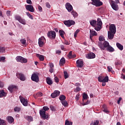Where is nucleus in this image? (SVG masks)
<instances>
[{
  "label": "nucleus",
  "instance_id": "1",
  "mask_svg": "<svg viewBox=\"0 0 125 125\" xmlns=\"http://www.w3.org/2000/svg\"><path fill=\"white\" fill-rule=\"evenodd\" d=\"M90 25L95 27L96 31H100L102 28V21L101 19L98 18L97 21L95 20H92L90 21Z\"/></svg>",
  "mask_w": 125,
  "mask_h": 125
},
{
  "label": "nucleus",
  "instance_id": "2",
  "mask_svg": "<svg viewBox=\"0 0 125 125\" xmlns=\"http://www.w3.org/2000/svg\"><path fill=\"white\" fill-rule=\"evenodd\" d=\"M109 45L110 44L109 43V42L107 41H105L103 44L101 42H99L98 44V46L100 48H101V50H105V48H107Z\"/></svg>",
  "mask_w": 125,
  "mask_h": 125
},
{
  "label": "nucleus",
  "instance_id": "3",
  "mask_svg": "<svg viewBox=\"0 0 125 125\" xmlns=\"http://www.w3.org/2000/svg\"><path fill=\"white\" fill-rule=\"evenodd\" d=\"M39 73L34 72L32 75V81H33V82H35V83H39V82H40V77H39Z\"/></svg>",
  "mask_w": 125,
  "mask_h": 125
},
{
  "label": "nucleus",
  "instance_id": "4",
  "mask_svg": "<svg viewBox=\"0 0 125 125\" xmlns=\"http://www.w3.org/2000/svg\"><path fill=\"white\" fill-rule=\"evenodd\" d=\"M63 24H64V25H65L67 27H71V26L75 25L76 22L73 20H69L64 21Z\"/></svg>",
  "mask_w": 125,
  "mask_h": 125
},
{
  "label": "nucleus",
  "instance_id": "5",
  "mask_svg": "<svg viewBox=\"0 0 125 125\" xmlns=\"http://www.w3.org/2000/svg\"><path fill=\"white\" fill-rule=\"evenodd\" d=\"M98 81L100 82V83H108V82H109V77L106 76L104 78V77L99 76L98 77Z\"/></svg>",
  "mask_w": 125,
  "mask_h": 125
},
{
  "label": "nucleus",
  "instance_id": "6",
  "mask_svg": "<svg viewBox=\"0 0 125 125\" xmlns=\"http://www.w3.org/2000/svg\"><path fill=\"white\" fill-rule=\"evenodd\" d=\"M40 114L41 118H42L43 120H46V119H48V115L45 114V111H43V110H40Z\"/></svg>",
  "mask_w": 125,
  "mask_h": 125
},
{
  "label": "nucleus",
  "instance_id": "7",
  "mask_svg": "<svg viewBox=\"0 0 125 125\" xmlns=\"http://www.w3.org/2000/svg\"><path fill=\"white\" fill-rule=\"evenodd\" d=\"M47 36L50 39H54L56 37V33L55 31H50L48 33Z\"/></svg>",
  "mask_w": 125,
  "mask_h": 125
},
{
  "label": "nucleus",
  "instance_id": "8",
  "mask_svg": "<svg viewBox=\"0 0 125 125\" xmlns=\"http://www.w3.org/2000/svg\"><path fill=\"white\" fill-rule=\"evenodd\" d=\"M45 42V38L43 37H41L39 39V45L40 47H42L43 45L44 44V42Z\"/></svg>",
  "mask_w": 125,
  "mask_h": 125
},
{
  "label": "nucleus",
  "instance_id": "9",
  "mask_svg": "<svg viewBox=\"0 0 125 125\" xmlns=\"http://www.w3.org/2000/svg\"><path fill=\"white\" fill-rule=\"evenodd\" d=\"M16 60L17 61V62H21V63H27V60L21 57V56H18L16 57Z\"/></svg>",
  "mask_w": 125,
  "mask_h": 125
},
{
  "label": "nucleus",
  "instance_id": "10",
  "mask_svg": "<svg viewBox=\"0 0 125 125\" xmlns=\"http://www.w3.org/2000/svg\"><path fill=\"white\" fill-rule=\"evenodd\" d=\"M20 100L22 103V104L23 105V106H27L28 105V101H27V99H25L22 96H20Z\"/></svg>",
  "mask_w": 125,
  "mask_h": 125
},
{
  "label": "nucleus",
  "instance_id": "11",
  "mask_svg": "<svg viewBox=\"0 0 125 125\" xmlns=\"http://www.w3.org/2000/svg\"><path fill=\"white\" fill-rule=\"evenodd\" d=\"M110 4L111 5V7L114 9V10H119V6L118 4H116L115 1L111 0L110 2Z\"/></svg>",
  "mask_w": 125,
  "mask_h": 125
},
{
  "label": "nucleus",
  "instance_id": "12",
  "mask_svg": "<svg viewBox=\"0 0 125 125\" xmlns=\"http://www.w3.org/2000/svg\"><path fill=\"white\" fill-rule=\"evenodd\" d=\"M92 4L96 6H100L103 4L102 2L99 1V0H92Z\"/></svg>",
  "mask_w": 125,
  "mask_h": 125
},
{
  "label": "nucleus",
  "instance_id": "13",
  "mask_svg": "<svg viewBox=\"0 0 125 125\" xmlns=\"http://www.w3.org/2000/svg\"><path fill=\"white\" fill-rule=\"evenodd\" d=\"M109 31L108 32L110 33H113L114 34H116V25L115 24H111L109 27Z\"/></svg>",
  "mask_w": 125,
  "mask_h": 125
},
{
  "label": "nucleus",
  "instance_id": "14",
  "mask_svg": "<svg viewBox=\"0 0 125 125\" xmlns=\"http://www.w3.org/2000/svg\"><path fill=\"white\" fill-rule=\"evenodd\" d=\"M17 77L18 79L21 80V81H24L26 80V77H25V76L22 73H17Z\"/></svg>",
  "mask_w": 125,
  "mask_h": 125
},
{
  "label": "nucleus",
  "instance_id": "15",
  "mask_svg": "<svg viewBox=\"0 0 125 125\" xmlns=\"http://www.w3.org/2000/svg\"><path fill=\"white\" fill-rule=\"evenodd\" d=\"M60 95V91L58 90H55L54 92L51 94V96L52 98H56L57 96Z\"/></svg>",
  "mask_w": 125,
  "mask_h": 125
},
{
  "label": "nucleus",
  "instance_id": "16",
  "mask_svg": "<svg viewBox=\"0 0 125 125\" xmlns=\"http://www.w3.org/2000/svg\"><path fill=\"white\" fill-rule=\"evenodd\" d=\"M65 7L69 12H71L73 10V6L70 3H66L65 4Z\"/></svg>",
  "mask_w": 125,
  "mask_h": 125
},
{
  "label": "nucleus",
  "instance_id": "17",
  "mask_svg": "<svg viewBox=\"0 0 125 125\" xmlns=\"http://www.w3.org/2000/svg\"><path fill=\"white\" fill-rule=\"evenodd\" d=\"M86 58L88 59H93V58H95V54L93 53H89L86 55Z\"/></svg>",
  "mask_w": 125,
  "mask_h": 125
},
{
  "label": "nucleus",
  "instance_id": "18",
  "mask_svg": "<svg viewBox=\"0 0 125 125\" xmlns=\"http://www.w3.org/2000/svg\"><path fill=\"white\" fill-rule=\"evenodd\" d=\"M76 63L77 65V67L79 68H82L83 66V61H82V60H78L76 62Z\"/></svg>",
  "mask_w": 125,
  "mask_h": 125
},
{
  "label": "nucleus",
  "instance_id": "19",
  "mask_svg": "<svg viewBox=\"0 0 125 125\" xmlns=\"http://www.w3.org/2000/svg\"><path fill=\"white\" fill-rule=\"evenodd\" d=\"M6 121L9 124H12L14 123V118L12 116H8L6 117Z\"/></svg>",
  "mask_w": 125,
  "mask_h": 125
},
{
  "label": "nucleus",
  "instance_id": "20",
  "mask_svg": "<svg viewBox=\"0 0 125 125\" xmlns=\"http://www.w3.org/2000/svg\"><path fill=\"white\" fill-rule=\"evenodd\" d=\"M97 36V33L96 31L92 30H90V40H92V37Z\"/></svg>",
  "mask_w": 125,
  "mask_h": 125
},
{
  "label": "nucleus",
  "instance_id": "21",
  "mask_svg": "<svg viewBox=\"0 0 125 125\" xmlns=\"http://www.w3.org/2000/svg\"><path fill=\"white\" fill-rule=\"evenodd\" d=\"M115 34L116 33H114L113 32H110L108 31V38L109 40H113V39H114Z\"/></svg>",
  "mask_w": 125,
  "mask_h": 125
},
{
  "label": "nucleus",
  "instance_id": "22",
  "mask_svg": "<svg viewBox=\"0 0 125 125\" xmlns=\"http://www.w3.org/2000/svg\"><path fill=\"white\" fill-rule=\"evenodd\" d=\"M17 89V86L14 85H10L8 87V90H9V91H10V92H12V91H13L14 89Z\"/></svg>",
  "mask_w": 125,
  "mask_h": 125
},
{
  "label": "nucleus",
  "instance_id": "23",
  "mask_svg": "<svg viewBox=\"0 0 125 125\" xmlns=\"http://www.w3.org/2000/svg\"><path fill=\"white\" fill-rule=\"evenodd\" d=\"M36 56L38 58H39L40 61H43V60H44V57H43V55H40L39 54H37Z\"/></svg>",
  "mask_w": 125,
  "mask_h": 125
},
{
  "label": "nucleus",
  "instance_id": "24",
  "mask_svg": "<svg viewBox=\"0 0 125 125\" xmlns=\"http://www.w3.org/2000/svg\"><path fill=\"white\" fill-rule=\"evenodd\" d=\"M66 63V61L65 60V58H62L60 61V66H63L64 64Z\"/></svg>",
  "mask_w": 125,
  "mask_h": 125
},
{
  "label": "nucleus",
  "instance_id": "25",
  "mask_svg": "<svg viewBox=\"0 0 125 125\" xmlns=\"http://www.w3.org/2000/svg\"><path fill=\"white\" fill-rule=\"evenodd\" d=\"M106 50L107 51H109V52H113V51H115L114 48L110 45H109V47L106 48Z\"/></svg>",
  "mask_w": 125,
  "mask_h": 125
},
{
  "label": "nucleus",
  "instance_id": "26",
  "mask_svg": "<svg viewBox=\"0 0 125 125\" xmlns=\"http://www.w3.org/2000/svg\"><path fill=\"white\" fill-rule=\"evenodd\" d=\"M72 51L69 52V54L68 55V57L70 59H72L73 58H76V55H72Z\"/></svg>",
  "mask_w": 125,
  "mask_h": 125
},
{
  "label": "nucleus",
  "instance_id": "27",
  "mask_svg": "<svg viewBox=\"0 0 125 125\" xmlns=\"http://www.w3.org/2000/svg\"><path fill=\"white\" fill-rule=\"evenodd\" d=\"M46 83L47 84H49V85H51L53 83L52 82V80H51V79L50 78H47L46 79Z\"/></svg>",
  "mask_w": 125,
  "mask_h": 125
},
{
  "label": "nucleus",
  "instance_id": "28",
  "mask_svg": "<svg viewBox=\"0 0 125 125\" xmlns=\"http://www.w3.org/2000/svg\"><path fill=\"white\" fill-rule=\"evenodd\" d=\"M116 45L120 50H123L124 49V46L121 44V43L117 42Z\"/></svg>",
  "mask_w": 125,
  "mask_h": 125
},
{
  "label": "nucleus",
  "instance_id": "29",
  "mask_svg": "<svg viewBox=\"0 0 125 125\" xmlns=\"http://www.w3.org/2000/svg\"><path fill=\"white\" fill-rule=\"evenodd\" d=\"M6 93H5L4 90H2L0 91V98L3 97V96H6Z\"/></svg>",
  "mask_w": 125,
  "mask_h": 125
},
{
  "label": "nucleus",
  "instance_id": "30",
  "mask_svg": "<svg viewBox=\"0 0 125 125\" xmlns=\"http://www.w3.org/2000/svg\"><path fill=\"white\" fill-rule=\"evenodd\" d=\"M24 118L27 120L28 122H32V116H24Z\"/></svg>",
  "mask_w": 125,
  "mask_h": 125
},
{
  "label": "nucleus",
  "instance_id": "31",
  "mask_svg": "<svg viewBox=\"0 0 125 125\" xmlns=\"http://www.w3.org/2000/svg\"><path fill=\"white\" fill-rule=\"evenodd\" d=\"M25 8L26 9H27V10H28V11H30V12H32V5H27L25 6Z\"/></svg>",
  "mask_w": 125,
  "mask_h": 125
},
{
  "label": "nucleus",
  "instance_id": "32",
  "mask_svg": "<svg viewBox=\"0 0 125 125\" xmlns=\"http://www.w3.org/2000/svg\"><path fill=\"white\" fill-rule=\"evenodd\" d=\"M0 125H6V121L0 118Z\"/></svg>",
  "mask_w": 125,
  "mask_h": 125
},
{
  "label": "nucleus",
  "instance_id": "33",
  "mask_svg": "<svg viewBox=\"0 0 125 125\" xmlns=\"http://www.w3.org/2000/svg\"><path fill=\"white\" fill-rule=\"evenodd\" d=\"M87 97H88L87 94H85V93H83V101L86 100V99H87Z\"/></svg>",
  "mask_w": 125,
  "mask_h": 125
},
{
  "label": "nucleus",
  "instance_id": "34",
  "mask_svg": "<svg viewBox=\"0 0 125 125\" xmlns=\"http://www.w3.org/2000/svg\"><path fill=\"white\" fill-rule=\"evenodd\" d=\"M59 99L61 101H64L66 99V96H64V95H61L60 96Z\"/></svg>",
  "mask_w": 125,
  "mask_h": 125
},
{
  "label": "nucleus",
  "instance_id": "35",
  "mask_svg": "<svg viewBox=\"0 0 125 125\" xmlns=\"http://www.w3.org/2000/svg\"><path fill=\"white\" fill-rule=\"evenodd\" d=\"M14 110L15 112H20L21 111V108L18 106H15Z\"/></svg>",
  "mask_w": 125,
  "mask_h": 125
},
{
  "label": "nucleus",
  "instance_id": "36",
  "mask_svg": "<svg viewBox=\"0 0 125 125\" xmlns=\"http://www.w3.org/2000/svg\"><path fill=\"white\" fill-rule=\"evenodd\" d=\"M19 22H20V23H21V24H22L23 25H26V21H25V20L23 19H21Z\"/></svg>",
  "mask_w": 125,
  "mask_h": 125
},
{
  "label": "nucleus",
  "instance_id": "37",
  "mask_svg": "<svg viewBox=\"0 0 125 125\" xmlns=\"http://www.w3.org/2000/svg\"><path fill=\"white\" fill-rule=\"evenodd\" d=\"M59 33L60 34V36L62 39H64V31L63 30H60Z\"/></svg>",
  "mask_w": 125,
  "mask_h": 125
},
{
  "label": "nucleus",
  "instance_id": "38",
  "mask_svg": "<svg viewBox=\"0 0 125 125\" xmlns=\"http://www.w3.org/2000/svg\"><path fill=\"white\" fill-rule=\"evenodd\" d=\"M15 19H16V20H17L18 21H20V20H21L22 18H21V16H19V15H16L15 16Z\"/></svg>",
  "mask_w": 125,
  "mask_h": 125
},
{
  "label": "nucleus",
  "instance_id": "39",
  "mask_svg": "<svg viewBox=\"0 0 125 125\" xmlns=\"http://www.w3.org/2000/svg\"><path fill=\"white\" fill-rule=\"evenodd\" d=\"M71 14L73 15V16H74V17H77L78 16V13H76V11H72L71 12Z\"/></svg>",
  "mask_w": 125,
  "mask_h": 125
},
{
  "label": "nucleus",
  "instance_id": "40",
  "mask_svg": "<svg viewBox=\"0 0 125 125\" xmlns=\"http://www.w3.org/2000/svg\"><path fill=\"white\" fill-rule=\"evenodd\" d=\"M62 103L64 107H67V106H68V103L66 101H62Z\"/></svg>",
  "mask_w": 125,
  "mask_h": 125
},
{
  "label": "nucleus",
  "instance_id": "41",
  "mask_svg": "<svg viewBox=\"0 0 125 125\" xmlns=\"http://www.w3.org/2000/svg\"><path fill=\"white\" fill-rule=\"evenodd\" d=\"M99 124V120H96L94 123H92L91 125H98Z\"/></svg>",
  "mask_w": 125,
  "mask_h": 125
},
{
  "label": "nucleus",
  "instance_id": "42",
  "mask_svg": "<svg viewBox=\"0 0 125 125\" xmlns=\"http://www.w3.org/2000/svg\"><path fill=\"white\" fill-rule=\"evenodd\" d=\"M41 110H43L45 112H46V111H48V110H49V108H48V107L45 106H43L42 109Z\"/></svg>",
  "mask_w": 125,
  "mask_h": 125
},
{
  "label": "nucleus",
  "instance_id": "43",
  "mask_svg": "<svg viewBox=\"0 0 125 125\" xmlns=\"http://www.w3.org/2000/svg\"><path fill=\"white\" fill-rule=\"evenodd\" d=\"M20 42L22 44H26V40L25 39H21Z\"/></svg>",
  "mask_w": 125,
  "mask_h": 125
},
{
  "label": "nucleus",
  "instance_id": "44",
  "mask_svg": "<svg viewBox=\"0 0 125 125\" xmlns=\"http://www.w3.org/2000/svg\"><path fill=\"white\" fill-rule=\"evenodd\" d=\"M99 40L100 42H103V41H105V38L103 36H100L99 38Z\"/></svg>",
  "mask_w": 125,
  "mask_h": 125
},
{
  "label": "nucleus",
  "instance_id": "45",
  "mask_svg": "<svg viewBox=\"0 0 125 125\" xmlns=\"http://www.w3.org/2000/svg\"><path fill=\"white\" fill-rule=\"evenodd\" d=\"M64 75L65 79H68V78H69V75H68L67 71H64Z\"/></svg>",
  "mask_w": 125,
  "mask_h": 125
},
{
  "label": "nucleus",
  "instance_id": "46",
  "mask_svg": "<svg viewBox=\"0 0 125 125\" xmlns=\"http://www.w3.org/2000/svg\"><path fill=\"white\" fill-rule=\"evenodd\" d=\"M5 51V48L4 47H0V53H3Z\"/></svg>",
  "mask_w": 125,
  "mask_h": 125
},
{
  "label": "nucleus",
  "instance_id": "47",
  "mask_svg": "<svg viewBox=\"0 0 125 125\" xmlns=\"http://www.w3.org/2000/svg\"><path fill=\"white\" fill-rule=\"evenodd\" d=\"M4 60H5V57H0V62H4Z\"/></svg>",
  "mask_w": 125,
  "mask_h": 125
},
{
  "label": "nucleus",
  "instance_id": "48",
  "mask_svg": "<svg viewBox=\"0 0 125 125\" xmlns=\"http://www.w3.org/2000/svg\"><path fill=\"white\" fill-rule=\"evenodd\" d=\"M107 69H108V72H111V73H113V68L111 66H108Z\"/></svg>",
  "mask_w": 125,
  "mask_h": 125
},
{
  "label": "nucleus",
  "instance_id": "49",
  "mask_svg": "<svg viewBox=\"0 0 125 125\" xmlns=\"http://www.w3.org/2000/svg\"><path fill=\"white\" fill-rule=\"evenodd\" d=\"M49 66L50 68H54V64H53V63L52 62H50L49 63Z\"/></svg>",
  "mask_w": 125,
  "mask_h": 125
},
{
  "label": "nucleus",
  "instance_id": "50",
  "mask_svg": "<svg viewBox=\"0 0 125 125\" xmlns=\"http://www.w3.org/2000/svg\"><path fill=\"white\" fill-rule=\"evenodd\" d=\"M80 94H78L76 95V97H75V99L76 100V101H78V100H79V98H80Z\"/></svg>",
  "mask_w": 125,
  "mask_h": 125
},
{
  "label": "nucleus",
  "instance_id": "51",
  "mask_svg": "<svg viewBox=\"0 0 125 125\" xmlns=\"http://www.w3.org/2000/svg\"><path fill=\"white\" fill-rule=\"evenodd\" d=\"M37 96L40 97L42 96V92H38L37 93Z\"/></svg>",
  "mask_w": 125,
  "mask_h": 125
},
{
  "label": "nucleus",
  "instance_id": "52",
  "mask_svg": "<svg viewBox=\"0 0 125 125\" xmlns=\"http://www.w3.org/2000/svg\"><path fill=\"white\" fill-rule=\"evenodd\" d=\"M55 83H59V79L57 77H55L54 78Z\"/></svg>",
  "mask_w": 125,
  "mask_h": 125
},
{
  "label": "nucleus",
  "instance_id": "53",
  "mask_svg": "<svg viewBox=\"0 0 125 125\" xmlns=\"http://www.w3.org/2000/svg\"><path fill=\"white\" fill-rule=\"evenodd\" d=\"M26 13V15H27V16H28V17H29V18L32 19V15H30V13L27 12Z\"/></svg>",
  "mask_w": 125,
  "mask_h": 125
},
{
  "label": "nucleus",
  "instance_id": "54",
  "mask_svg": "<svg viewBox=\"0 0 125 125\" xmlns=\"http://www.w3.org/2000/svg\"><path fill=\"white\" fill-rule=\"evenodd\" d=\"M50 108L51 111H55V108L54 107V106L50 105Z\"/></svg>",
  "mask_w": 125,
  "mask_h": 125
},
{
  "label": "nucleus",
  "instance_id": "55",
  "mask_svg": "<svg viewBox=\"0 0 125 125\" xmlns=\"http://www.w3.org/2000/svg\"><path fill=\"white\" fill-rule=\"evenodd\" d=\"M46 7H47L48 8H50V7H51L50 4L49 3H48V2H46Z\"/></svg>",
  "mask_w": 125,
  "mask_h": 125
},
{
  "label": "nucleus",
  "instance_id": "56",
  "mask_svg": "<svg viewBox=\"0 0 125 125\" xmlns=\"http://www.w3.org/2000/svg\"><path fill=\"white\" fill-rule=\"evenodd\" d=\"M65 125H70V122H69V121L66 120L65 122Z\"/></svg>",
  "mask_w": 125,
  "mask_h": 125
},
{
  "label": "nucleus",
  "instance_id": "57",
  "mask_svg": "<svg viewBox=\"0 0 125 125\" xmlns=\"http://www.w3.org/2000/svg\"><path fill=\"white\" fill-rule=\"evenodd\" d=\"M76 92H78V91H81V88L80 87H77L76 88V90H75Z\"/></svg>",
  "mask_w": 125,
  "mask_h": 125
},
{
  "label": "nucleus",
  "instance_id": "58",
  "mask_svg": "<svg viewBox=\"0 0 125 125\" xmlns=\"http://www.w3.org/2000/svg\"><path fill=\"white\" fill-rule=\"evenodd\" d=\"M121 101H122V98L120 97L119 99H118V101H117V104H120V103H121Z\"/></svg>",
  "mask_w": 125,
  "mask_h": 125
},
{
  "label": "nucleus",
  "instance_id": "59",
  "mask_svg": "<svg viewBox=\"0 0 125 125\" xmlns=\"http://www.w3.org/2000/svg\"><path fill=\"white\" fill-rule=\"evenodd\" d=\"M3 85H4L3 83L0 82V87H3Z\"/></svg>",
  "mask_w": 125,
  "mask_h": 125
},
{
  "label": "nucleus",
  "instance_id": "60",
  "mask_svg": "<svg viewBox=\"0 0 125 125\" xmlns=\"http://www.w3.org/2000/svg\"><path fill=\"white\" fill-rule=\"evenodd\" d=\"M61 48L62 50H65V47L63 45H61Z\"/></svg>",
  "mask_w": 125,
  "mask_h": 125
},
{
  "label": "nucleus",
  "instance_id": "61",
  "mask_svg": "<svg viewBox=\"0 0 125 125\" xmlns=\"http://www.w3.org/2000/svg\"><path fill=\"white\" fill-rule=\"evenodd\" d=\"M88 104H89V102H88V101L87 102L85 103L82 104V105L83 106H84L85 105H88Z\"/></svg>",
  "mask_w": 125,
  "mask_h": 125
},
{
  "label": "nucleus",
  "instance_id": "62",
  "mask_svg": "<svg viewBox=\"0 0 125 125\" xmlns=\"http://www.w3.org/2000/svg\"><path fill=\"white\" fill-rule=\"evenodd\" d=\"M49 71L50 73H53V71H54V69L50 68Z\"/></svg>",
  "mask_w": 125,
  "mask_h": 125
},
{
  "label": "nucleus",
  "instance_id": "63",
  "mask_svg": "<svg viewBox=\"0 0 125 125\" xmlns=\"http://www.w3.org/2000/svg\"><path fill=\"white\" fill-rule=\"evenodd\" d=\"M10 13H11L10 11H7L6 12V14L7 16H10Z\"/></svg>",
  "mask_w": 125,
  "mask_h": 125
},
{
  "label": "nucleus",
  "instance_id": "64",
  "mask_svg": "<svg viewBox=\"0 0 125 125\" xmlns=\"http://www.w3.org/2000/svg\"><path fill=\"white\" fill-rule=\"evenodd\" d=\"M64 44H66V45H69V44H70V43L68 41H65Z\"/></svg>",
  "mask_w": 125,
  "mask_h": 125
}]
</instances>
